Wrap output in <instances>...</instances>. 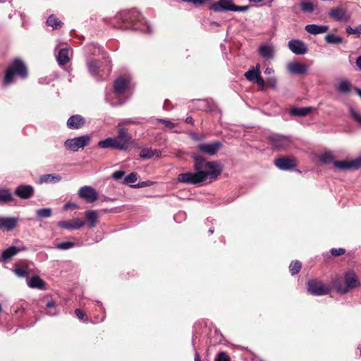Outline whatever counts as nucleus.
Listing matches in <instances>:
<instances>
[{
    "label": "nucleus",
    "mask_w": 361,
    "mask_h": 361,
    "mask_svg": "<svg viewBox=\"0 0 361 361\" xmlns=\"http://www.w3.org/2000/svg\"><path fill=\"white\" fill-rule=\"evenodd\" d=\"M78 195L87 202L92 203L98 199L97 191L90 186H83L80 188Z\"/></svg>",
    "instance_id": "9d476101"
},
{
    "label": "nucleus",
    "mask_w": 361,
    "mask_h": 361,
    "mask_svg": "<svg viewBox=\"0 0 361 361\" xmlns=\"http://www.w3.org/2000/svg\"><path fill=\"white\" fill-rule=\"evenodd\" d=\"M130 85V79L121 76L118 78L114 82V89L115 94L117 96L123 94L125 91L128 88Z\"/></svg>",
    "instance_id": "f8f14e48"
},
{
    "label": "nucleus",
    "mask_w": 361,
    "mask_h": 361,
    "mask_svg": "<svg viewBox=\"0 0 361 361\" xmlns=\"http://www.w3.org/2000/svg\"><path fill=\"white\" fill-rule=\"evenodd\" d=\"M300 8H301L302 11L304 13H311L314 10V6L310 1H302L300 3Z\"/></svg>",
    "instance_id": "72a5a7b5"
},
{
    "label": "nucleus",
    "mask_w": 361,
    "mask_h": 361,
    "mask_svg": "<svg viewBox=\"0 0 361 361\" xmlns=\"http://www.w3.org/2000/svg\"><path fill=\"white\" fill-rule=\"evenodd\" d=\"M76 208H78V205L76 204L72 203V202H68L63 206V209L65 210H68L70 209H76Z\"/></svg>",
    "instance_id": "603ef678"
},
{
    "label": "nucleus",
    "mask_w": 361,
    "mask_h": 361,
    "mask_svg": "<svg viewBox=\"0 0 361 361\" xmlns=\"http://www.w3.org/2000/svg\"><path fill=\"white\" fill-rule=\"evenodd\" d=\"M34 188L30 185H18L15 191L14 194L20 199L27 200L32 197L34 195Z\"/></svg>",
    "instance_id": "9b49d317"
},
{
    "label": "nucleus",
    "mask_w": 361,
    "mask_h": 361,
    "mask_svg": "<svg viewBox=\"0 0 361 361\" xmlns=\"http://www.w3.org/2000/svg\"><path fill=\"white\" fill-rule=\"evenodd\" d=\"M46 307L49 309L47 314L51 316L57 314L58 312L56 310V303L54 301L51 300L46 304Z\"/></svg>",
    "instance_id": "58836bf2"
},
{
    "label": "nucleus",
    "mask_w": 361,
    "mask_h": 361,
    "mask_svg": "<svg viewBox=\"0 0 361 361\" xmlns=\"http://www.w3.org/2000/svg\"><path fill=\"white\" fill-rule=\"evenodd\" d=\"M223 147V143L220 141H214L210 143L200 144L197 145L199 151L209 156L215 155Z\"/></svg>",
    "instance_id": "1a4fd4ad"
},
{
    "label": "nucleus",
    "mask_w": 361,
    "mask_h": 361,
    "mask_svg": "<svg viewBox=\"0 0 361 361\" xmlns=\"http://www.w3.org/2000/svg\"><path fill=\"white\" fill-rule=\"evenodd\" d=\"M87 67L92 75H97L100 71L101 63L98 60H91L87 62Z\"/></svg>",
    "instance_id": "bb28decb"
},
{
    "label": "nucleus",
    "mask_w": 361,
    "mask_h": 361,
    "mask_svg": "<svg viewBox=\"0 0 361 361\" xmlns=\"http://www.w3.org/2000/svg\"><path fill=\"white\" fill-rule=\"evenodd\" d=\"M85 224V222L78 218L74 219L71 221H61L58 222V226L61 228H66L68 230L78 229L82 227Z\"/></svg>",
    "instance_id": "dca6fc26"
},
{
    "label": "nucleus",
    "mask_w": 361,
    "mask_h": 361,
    "mask_svg": "<svg viewBox=\"0 0 361 361\" xmlns=\"http://www.w3.org/2000/svg\"><path fill=\"white\" fill-rule=\"evenodd\" d=\"M140 158H159L161 157V152L157 149H153L152 148H143L140 154Z\"/></svg>",
    "instance_id": "5701e85b"
},
{
    "label": "nucleus",
    "mask_w": 361,
    "mask_h": 361,
    "mask_svg": "<svg viewBox=\"0 0 361 361\" xmlns=\"http://www.w3.org/2000/svg\"><path fill=\"white\" fill-rule=\"evenodd\" d=\"M87 220L89 222L88 226L90 228H94L96 226L97 220V214L95 211L90 210L87 211L85 214Z\"/></svg>",
    "instance_id": "7c9ffc66"
},
{
    "label": "nucleus",
    "mask_w": 361,
    "mask_h": 361,
    "mask_svg": "<svg viewBox=\"0 0 361 361\" xmlns=\"http://www.w3.org/2000/svg\"><path fill=\"white\" fill-rule=\"evenodd\" d=\"M301 269V263L299 261L292 262L289 266V270L292 275L297 274Z\"/></svg>",
    "instance_id": "4c0bfd02"
},
{
    "label": "nucleus",
    "mask_w": 361,
    "mask_h": 361,
    "mask_svg": "<svg viewBox=\"0 0 361 361\" xmlns=\"http://www.w3.org/2000/svg\"><path fill=\"white\" fill-rule=\"evenodd\" d=\"M233 3L231 0H219L217 2L212 4L209 8L215 12H222L225 11H232Z\"/></svg>",
    "instance_id": "ddd939ff"
},
{
    "label": "nucleus",
    "mask_w": 361,
    "mask_h": 361,
    "mask_svg": "<svg viewBox=\"0 0 361 361\" xmlns=\"http://www.w3.org/2000/svg\"><path fill=\"white\" fill-rule=\"evenodd\" d=\"M355 91L361 97V89L355 87Z\"/></svg>",
    "instance_id": "338daca9"
},
{
    "label": "nucleus",
    "mask_w": 361,
    "mask_h": 361,
    "mask_svg": "<svg viewBox=\"0 0 361 361\" xmlns=\"http://www.w3.org/2000/svg\"><path fill=\"white\" fill-rule=\"evenodd\" d=\"M159 121L161 122L162 123H164L165 125L166 128H169V129H172L175 126V124L170 121L160 119Z\"/></svg>",
    "instance_id": "09e8293b"
},
{
    "label": "nucleus",
    "mask_w": 361,
    "mask_h": 361,
    "mask_svg": "<svg viewBox=\"0 0 361 361\" xmlns=\"http://www.w3.org/2000/svg\"><path fill=\"white\" fill-rule=\"evenodd\" d=\"M85 124V118L79 114L71 116L67 121V127L69 129L77 130L82 128Z\"/></svg>",
    "instance_id": "2eb2a0df"
},
{
    "label": "nucleus",
    "mask_w": 361,
    "mask_h": 361,
    "mask_svg": "<svg viewBox=\"0 0 361 361\" xmlns=\"http://www.w3.org/2000/svg\"><path fill=\"white\" fill-rule=\"evenodd\" d=\"M356 64L361 69V56L357 58Z\"/></svg>",
    "instance_id": "0e129e2a"
},
{
    "label": "nucleus",
    "mask_w": 361,
    "mask_h": 361,
    "mask_svg": "<svg viewBox=\"0 0 361 361\" xmlns=\"http://www.w3.org/2000/svg\"><path fill=\"white\" fill-rule=\"evenodd\" d=\"M322 164H327L333 160V164L336 168H338V159H320Z\"/></svg>",
    "instance_id": "3c124183"
},
{
    "label": "nucleus",
    "mask_w": 361,
    "mask_h": 361,
    "mask_svg": "<svg viewBox=\"0 0 361 361\" xmlns=\"http://www.w3.org/2000/svg\"><path fill=\"white\" fill-rule=\"evenodd\" d=\"M357 32H358V35H361V25L357 27Z\"/></svg>",
    "instance_id": "774afa93"
},
{
    "label": "nucleus",
    "mask_w": 361,
    "mask_h": 361,
    "mask_svg": "<svg viewBox=\"0 0 361 361\" xmlns=\"http://www.w3.org/2000/svg\"><path fill=\"white\" fill-rule=\"evenodd\" d=\"M14 271L19 277H25L28 275V268L25 266H18L15 268Z\"/></svg>",
    "instance_id": "e433bc0d"
},
{
    "label": "nucleus",
    "mask_w": 361,
    "mask_h": 361,
    "mask_svg": "<svg viewBox=\"0 0 361 361\" xmlns=\"http://www.w3.org/2000/svg\"><path fill=\"white\" fill-rule=\"evenodd\" d=\"M268 139L270 145L276 149H286L292 143L290 137L279 134H273Z\"/></svg>",
    "instance_id": "0eeeda50"
},
{
    "label": "nucleus",
    "mask_w": 361,
    "mask_h": 361,
    "mask_svg": "<svg viewBox=\"0 0 361 361\" xmlns=\"http://www.w3.org/2000/svg\"><path fill=\"white\" fill-rule=\"evenodd\" d=\"M325 41L328 44H338V36L333 34H328L325 36Z\"/></svg>",
    "instance_id": "ea45409f"
},
{
    "label": "nucleus",
    "mask_w": 361,
    "mask_h": 361,
    "mask_svg": "<svg viewBox=\"0 0 361 361\" xmlns=\"http://www.w3.org/2000/svg\"><path fill=\"white\" fill-rule=\"evenodd\" d=\"M124 175V171H116L112 174V178L115 180L121 179Z\"/></svg>",
    "instance_id": "8fccbe9b"
},
{
    "label": "nucleus",
    "mask_w": 361,
    "mask_h": 361,
    "mask_svg": "<svg viewBox=\"0 0 361 361\" xmlns=\"http://www.w3.org/2000/svg\"><path fill=\"white\" fill-rule=\"evenodd\" d=\"M260 75L259 71V65H257L256 69L251 68L249 69L247 72L245 73V78L249 81H255L256 78Z\"/></svg>",
    "instance_id": "c756f323"
},
{
    "label": "nucleus",
    "mask_w": 361,
    "mask_h": 361,
    "mask_svg": "<svg viewBox=\"0 0 361 361\" xmlns=\"http://www.w3.org/2000/svg\"><path fill=\"white\" fill-rule=\"evenodd\" d=\"M13 196L8 189H0V202L7 203L13 200Z\"/></svg>",
    "instance_id": "473e14b6"
},
{
    "label": "nucleus",
    "mask_w": 361,
    "mask_h": 361,
    "mask_svg": "<svg viewBox=\"0 0 361 361\" xmlns=\"http://www.w3.org/2000/svg\"><path fill=\"white\" fill-rule=\"evenodd\" d=\"M47 24L49 26H51L53 27V29H59L62 27L63 25V22L61 21L58 18H56L54 15H50L47 20Z\"/></svg>",
    "instance_id": "c85d7f7f"
},
{
    "label": "nucleus",
    "mask_w": 361,
    "mask_h": 361,
    "mask_svg": "<svg viewBox=\"0 0 361 361\" xmlns=\"http://www.w3.org/2000/svg\"><path fill=\"white\" fill-rule=\"evenodd\" d=\"M288 48L292 52L298 55L305 54L307 51L305 44L299 39H292L289 41Z\"/></svg>",
    "instance_id": "4468645a"
},
{
    "label": "nucleus",
    "mask_w": 361,
    "mask_h": 361,
    "mask_svg": "<svg viewBox=\"0 0 361 361\" xmlns=\"http://www.w3.org/2000/svg\"><path fill=\"white\" fill-rule=\"evenodd\" d=\"M329 29L328 25H319L317 24H309L305 27V30L310 34L318 35L327 32Z\"/></svg>",
    "instance_id": "aec40b11"
},
{
    "label": "nucleus",
    "mask_w": 361,
    "mask_h": 361,
    "mask_svg": "<svg viewBox=\"0 0 361 361\" xmlns=\"http://www.w3.org/2000/svg\"><path fill=\"white\" fill-rule=\"evenodd\" d=\"M137 180V174L136 173H131L124 178V183H133Z\"/></svg>",
    "instance_id": "a19ab883"
},
{
    "label": "nucleus",
    "mask_w": 361,
    "mask_h": 361,
    "mask_svg": "<svg viewBox=\"0 0 361 361\" xmlns=\"http://www.w3.org/2000/svg\"><path fill=\"white\" fill-rule=\"evenodd\" d=\"M267 85L274 88L276 86V80L274 78H269L267 80Z\"/></svg>",
    "instance_id": "6e6d98bb"
},
{
    "label": "nucleus",
    "mask_w": 361,
    "mask_h": 361,
    "mask_svg": "<svg viewBox=\"0 0 361 361\" xmlns=\"http://www.w3.org/2000/svg\"><path fill=\"white\" fill-rule=\"evenodd\" d=\"M122 123L123 124H135V123H136V122L128 119V120L123 121Z\"/></svg>",
    "instance_id": "e2e57ef3"
},
{
    "label": "nucleus",
    "mask_w": 361,
    "mask_h": 361,
    "mask_svg": "<svg viewBox=\"0 0 361 361\" xmlns=\"http://www.w3.org/2000/svg\"><path fill=\"white\" fill-rule=\"evenodd\" d=\"M248 9L247 6H237L233 4L232 11H245Z\"/></svg>",
    "instance_id": "de8ad7c7"
},
{
    "label": "nucleus",
    "mask_w": 361,
    "mask_h": 361,
    "mask_svg": "<svg viewBox=\"0 0 361 361\" xmlns=\"http://www.w3.org/2000/svg\"><path fill=\"white\" fill-rule=\"evenodd\" d=\"M27 284L30 288L44 289L45 283L38 276H32L27 280Z\"/></svg>",
    "instance_id": "4be33fe9"
},
{
    "label": "nucleus",
    "mask_w": 361,
    "mask_h": 361,
    "mask_svg": "<svg viewBox=\"0 0 361 361\" xmlns=\"http://www.w3.org/2000/svg\"><path fill=\"white\" fill-rule=\"evenodd\" d=\"M346 32L348 34V35H351V34H357L358 35V32H357V27H355V29L352 28L351 27L348 26L346 27Z\"/></svg>",
    "instance_id": "13d9d810"
},
{
    "label": "nucleus",
    "mask_w": 361,
    "mask_h": 361,
    "mask_svg": "<svg viewBox=\"0 0 361 361\" xmlns=\"http://www.w3.org/2000/svg\"><path fill=\"white\" fill-rule=\"evenodd\" d=\"M18 222V218L17 217H1L0 229L11 231L17 226Z\"/></svg>",
    "instance_id": "6ab92c4d"
},
{
    "label": "nucleus",
    "mask_w": 361,
    "mask_h": 361,
    "mask_svg": "<svg viewBox=\"0 0 361 361\" xmlns=\"http://www.w3.org/2000/svg\"><path fill=\"white\" fill-rule=\"evenodd\" d=\"M255 81L259 86H261L262 88H263L265 85V82L260 75L256 78Z\"/></svg>",
    "instance_id": "864d4df0"
},
{
    "label": "nucleus",
    "mask_w": 361,
    "mask_h": 361,
    "mask_svg": "<svg viewBox=\"0 0 361 361\" xmlns=\"http://www.w3.org/2000/svg\"><path fill=\"white\" fill-rule=\"evenodd\" d=\"M288 70L293 74L302 75L307 72V66L300 62H293L288 65Z\"/></svg>",
    "instance_id": "412c9836"
},
{
    "label": "nucleus",
    "mask_w": 361,
    "mask_h": 361,
    "mask_svg": "<svg viewBox=\"0 0 361 361\" xmlns=\"http://www.w3.org/2000/svg\"><path fill=\"white\" fill-rule=\"evenodd\" d=\"M297 159H274V165L283 171L295 170Z\"/></svg>",
    "instance_id": "f3484780"
},
{
    "label": "nucleus",
    "mask_w": 361,
    "mask_h": 361,
    "mask_svg": "<svg viewBox=\"0 0 361 361\" xmlns=\"http://www.w3.org/2000/svg\"><path fill=\"white\" fill-rule=\"evenodd\" d=\"M259 54L266 59H270L274 57V49L268 45H262L259 48Z\"/></svg>",
    "instance_id": "393cba45"
},
{
    "label": "nucleus",
    "mask_w": 361,
    "mask_h": 361,
    "mask_svg": "<svg viewBox=\"0 0 361 361\" xmlns=\"http://www.w3.org/2000/svg\"><path fill=\"white\" fill-rule=\"evenodd\" d=\"M190 137L194 140H196V141H198V140H202V137H200L198 136L196 133H190Z\"/></svg>",
    "instance_id": "bf43d9fd"
},
{
    "label": "nucleus",
    "mask_w": 361,
    "mask_h": 361,
    "mask_svg": "<svg viewBox=\"0 0 361 361\" xmlns=\"http://www.w3.org/2000/svg\"><path fill=\"white\" fill-rule=\"evenodd\" d=\"M361 168V159H340V169L355 171Z\"/></svg>",
    "instance_id": "a211bd4d"
},
{
    "label": "nucleus",
    "mask_w": 361,
    "mask_h": 361,
    "mask_svg": "<svg viewBox=\"0 0 361 361\" xmlns=\"http://www.w3.org/2000/svg\"><path fill=\"white\" fill-rule=\"evenodd\" d=\"M195 361H201L200 355L197 352L195 354Z\"/></svg>",
    "instance_id": "69168bd1"
},
{
    "label": "nucleus",
    "mask_w": 361,
    "mask_h": 361,
    "mask_svg": "<svg viewBox=\"0 0 361 361\" xmlns=\"http://www.w3.org/2000/svg\"><path fill=\"white\" fill-rule=\"evenodd\" d=\"M215 361H231V360L226 353L221 352L217 355Z\"/></svg>",
    "instance_id": "c03bdc74"
},
{
    "label": "nucleus",
    "mask_w": 361,
    "mask_h": 361,
    "mask_svg": "<svg viewBox=\"0 0 361 361\" xmlns=\"http://www.w3.org/2000/svg\"><path fill=\"white\" fill-rule=\"evenodd\" d=\"M350 115L353 118L357 123L361 127V115L354 109L350 110Z\"/></svg>",
    "instance_id": "37998d69"
},
{
    "label": "nucleus",
    "mask_w": 361,
    "mask_h": 361,
    "mask_svg": "<svg viewBox=\"0 0 361 361\" xmlns=\"http://www.w3.org/2000/svg\"><path fill=\"white\" fill-rule=\"evenodd\" d=\"M91 140V136L85 135L68 139L64 142V146L68 150L77 152L80 148H84L87 146Z\"/></svg>",
    "instance_id": "423d86ee"
},
{
    "label": "nucleus",
    "mask_w": 361,
    "mask_h": 361,
    "mask_svg": "<svg viewBox=\"0 0 361 361\" xmlns=\"http://www.w3.org/2000/svg\"><path fill=\"white\" fill-rule=\"evenodd\" d=\"M185 121L187 123H191L193 125V118L191 116H188Z\"/></svg>",
    "instance_id": "680f3d73"
},
{
    "label": "nucleus",
    "mask_w": 361,
    "mask_h": 361,
    "mask_svg": "<svg viewBox=\"0 0 361 361\" xmlns=\"http://www.w3.org/2000/svg\"><path fill=\"white\" fill-rule=\"evenodd\" d=\"M70 59L68 57V49L66 48L61 49L59 51L57 55V61L59 65L63 66L66 64L69 61Z\"/></svg>",
    "instance_id": "a878e982"
},
{
    "label": "nucleus",
    "mask_w": 361,
    "mask_h": 361,
    "mask_svg": "<svg viewBox=\"0 0 361 361\" xmlns=\"http://www.w3.org/2000/svg\"><path fill=\"white\" fill-rule=\"evenodd\" d=\"M329 16L331 18H334L336 20H338V7L334 8L329 12Z\"/></svg>",
    "instance_id": "49530a36"
},
{
    "label": "nucleus",
    "mask_w": 361,
    "mask_h": 361,
    "mask_svg": "<svg viewBox=\"0 0 361 361\" xmlns=\"http://www.w3.org/2000/svg\"><path fill=\"white\" fill-rule=\"evenodd\" d=\"M74 246V243L73 242L67 241L63 242L61 243H58L56 245V248L59 250H68Z\"/></svg>",
    "instance_id": "79ce46f5"
},
{
    "label": "nucleus",
    "mask_w": 361,
    "mask_h": 361,
    "mask_svg": "<svg viewBox=\"0 0 361 361\" xmlns=\"http://www.w3.org/2000/svg\"><path fill=\"white\" fill-rule=\"evenodd\" d=\"M331 252L334 256H338V249L332 248Z\"/></svg>",
    "instance_id": "052dcab7"
},
{
    "label": "nucleus",
    "mask_w": 361,
    "mask_h": 361,
    "mask_svg": "<svg viewBox=\"0 0 361 361\" xmlns=\"http://www.w3.org/2000/svg\"><path fill=\"white\" fill-rule=\"evenodd\" d=\"M361 286L358 276L353 269L347 271L344 275L342 282H340V294H345Z\"/></svg>",
    "instance_id": "39448f33"
},
{
    "label": "nucleus",
    "mask_w": 361,
    "mask_h": 361,
    "mask_svg": "<svg viewBox=\"0 0 361 361\" xmlns=\"http://www.w3.org/2000/svg\"><path fill=\"white\" fill-rule=\"evenodd\" d=\"M339 13H340V20H346L348 19L349 16L348 15H345V11L341 7H340Z\"/></svg>",
    "instance_id": "5fc2aeb1"
},
{
    "label": "nucleus",
    "mask_w": 361,
    "mask_h": 361,
    "mask_svg": "<svg viewBox=\"0 0 361 361\" xmlns=\"http://www.w3.org/2000/svg\"><path fill=\"white\" fill-rule=\"evenodd\" d=\"M117 135L114 137H108L98 142V147L103 149L110 148L120 151H128L135 146V141L128 129L122 126V123L117 126Z\"/></svg>",
    "instance_id": "f03ea898"
},
{
    "label": "nucleus",
    "mask_w": 361,
    "mask_h": 361,
    "mask_svg": "<svg viewBox=\"0 0 361 361\" xmlns=\"http://www.w3.org/2000/svg\"><path fill=\"white\" fill-rule=\"evenodd\" d=\"M51 214L52 211L50 208H43L36 211V215L39 219L49 218Z\"/></svg>",
    "instance_id": "f704fd0d"
},
{
    "label": "nucleus",
    "mask_w": 361,
    "mask_h": 361,
    "mask_svg": "<svg viewBox=\"0 0 361 361\" xmlns=\"http://www.w3.org/2000/svg\"><path fill=\"white\" fill-rule=\"evenodd\" d=\"M60 180H61V177L59 176H54L52 174H45V175H42L39 177V183L42 184L43 183L58 182Z\"/></svg>",
    "instance_id": "2f4dec72"
},
{
    "label": "nucleus",
    "mask_w": 361,
    "mask_h": 361,
    "mask_svg": "<svg viewBox=\"0 0 361 361\" xmlns=\"http://www.w3.org/2000/svg\"><path fill=\"white\" fill-rule=\"evenodd\" d=\"M353 88L352 84L348 80L340 81V92L349 93Z\"/></svg>",
    "instance_id": "c9c22d12"
},
{
    "label": "nucleus",
    "mask_w": 361,
    "mask_h": 361,
    "mask_svg": "<svg viewBox=\"0 0 361 361\" xmlns=\"http://www.w3.org/2000/svg\"><path fill=\"white\" fill-rule=\"evenodd\" d=\"M195 172L180 173L178 180L180 183L203 185L216 180L223 171L222 164L215 161L207 159H195Z\"/></svg>",
    "instance_id": "f257e3e1"
},
{
    "label": "nucleus",
    "mask_w": 361,
    "mask_h": 361,
    "mask_svg": "<svg viewBox=\"0 0 361 361\" xmlns=\"http://www.w3.org/2000/svg\"><path fill=\"white\" fill-rule=\"evenodd\" d=\"M75 313L79 319H82L85 316L83 312L80 309H76Z\"/></svg>",
    "instance_id": "4d7b16f0"
},
{
    "label": "nucleus",
    "mask_w": 361,
    "mask_h": 361,
    "mask_svg": "<svg viewBox=\"0 0 361 361\" xmlns=\"http://www.w3.org/2000/svg\"><path fill=\"white\" fill-rule=\"evenodd\" d=\"M312 111V107L292 108L290 114L294 116H305Z\"/></svg>",
    "instance_id": "cd10ccee"
},
{
    "label": "nucleus",
    "mask_w": 361,
    "mask_h": 361,
    "mask_svg": "<svg viewBox=\"0 0 361 361\" xmlns=\"http://www.w3.org/2000/svg\"><path fill=\"white\" fill-rule=\"evenodd\" d=\"M307 290L312 295H323L330 293V288L321 281L310 280L307 283Z\"/></svg>",
    "instance_id": "6e6552de"
},
{
    "label": "nucleus",
    "mask_w": 361,
    "mask_h": 361,
    "mask_svg": "<svg viewBox=\"0 0 361 361\" xmlns=\"http://www.w3.org/2000/svg\"><path fill=\"white\" fill-rule=\"evenodd\" d=\"M15 75L23 79L26 78L28 75V71L25 64L19 59H15L6 69L3 79V85L8 86L13 83Z\"/></svg>",
    "instance_id": "20e7f679"
},
{
    "label": "nucleus",
    "mask_w": 361,
    "mask_h": 361,
    "mask_svg": "<svg viewBox=\"0 0 361 361\" xmlns=\"http://www.w3.org/2000/svg\"><path fill=\"white\" fill-rule=\"evenodd\" d=\"M142 14L135 9L123 11L114 18L112 25L114 28L122 30L137 29V24L142 22Z\"/></svg>",
    "instance_id": "7ed1b4c3"
},
{
    "label": "nucleus",
    "mask_w": 361,
    "mask_h": 361,
    "mask_svg": "<svg viewBox=\"0 0 361 361\" xmlns=\"http://www.w3.org/2000/svg\"><path fill=\"white\" fill-rule=\"evenodd\" d=\"M315 158H334V155L330 151H324V152L321 153L320 154L316 155Z\"/></svg>",
    "instance_id": "a18cd8bd"
},
{
    "label": "nucleus",
    "mask_w": 361,
    "mask_h": 361,
    "mask_svg": "<svg viewBox=\"0 0 361 361\" xmlns=\"http://www.w3.org/2000/svg\"><path fill=\"white\" fill-rule=\"evenodd\" d=\"M20 249L16 246H11L4 250L1 254V258L4 261L10 260L13 256L20 252Z\"/></svg>",
    "instance_id": "b1692460"
}]
</instances>
